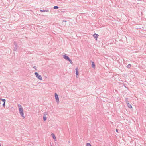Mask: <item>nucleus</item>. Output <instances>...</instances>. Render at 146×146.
<instances>
[{"mask_svg":"<svg viewBox=\"0 0 146 146\" xmlns=\"http://www.w3.org/2000/svg\"><path fill=\"white\" fill-rule=\"evenodd\" d=\"M48 11H49V10L48 9L45 10V12H48Z\"/></svg>","mask_w":146,"mask_h":146,"instance_id":"22","label":"nucleus"},{"mask_svg":"<svg viewBox=\"0 0 146 146\" xmlns=\"http://www.w3.org/2000/svg\"><path fill=\"white\" fill-rule=\"evenodd\" d=\"M58 8H59V7L58 6H54V7H53V8L54 9H58Z\"/></svg>","mask_w":146,"mask_h":146,"instance_id":"11","label":"nucleus"},{"mask_svg":"<svg viewBox=\"0 0 146 146\" xmlns=\"http://www.w3.org/2000/svg\"><path fill=\"white\" fill-rule=\"evenodd\" d=\"M131 66V64H128L127 66V67L128 68H129Z\"/></svg>","mask_w":146,"mask_h":146,"instance_id":"13","label":"nucleus"},{"mask_svg":"<svg viewBox=\"0 0 146 146\" xmlns=\"http://www.w3.org/2000/svg\"><path fill=\"white\" fill-rule=\"evenodd\" d=\"M68 21H66V20H63L62 21V22H67Z\"/></svg>","mask_w":146,"mask_h":146,"instance_id":"23","label":"nucleus"},{"mask_svg":"<svg viewBox=\"0 0 146 146\" xmlns=\"http://www.w3.org/2000/svg\"><path fill=\"white\" fill-rule=\"evenodd\" d=\"M35 74L36 76V72H35Z\"/></svg>","mask_w":146,"mask_h":146,"instance_id":"25","label":"nucleus"},{"mask_svg":"<svg viewBox=\"0 0 146 146\" xmlns=\"http://www.w3.org/2000/svg\"><path fill=\"white\" fill-rule=\"evenodd\" d=\"M43 119L44 121H45L46 120V117L45 116H44L43 117Z\"/></svg>","mask_w":146,"mask_h":146,"instance_id":"14","label":"nucleus"},{"mask_svg":"<svg viewBox=\"0 0 146 146\" xmlns=\"http://www.w3.org/2000/svg\"><path fill=\"white\" fill-rule=\"evenodd\" d=\"M68 61L71 64H72L73 63L72 62L70 59H69Z\"/></svg>","mask_w":146,"mask_h":146,"instance_id":"15","label":"nucleus"},{"mask_svg":"<svg viewBox=\"0 0 146 146\" xmlns=\"http://www.w3.org/2000/svg\"><path fill=\"white\" fill-rule=\"evenodd\" d=\"M18 106L19 107V112L20 114L22 117L24 118H25V116L24 115L23 113V108L21 106V105L20 104H18Z\"/></svg>","mask_w":146,"mask_h":146,"instance_id":"1","label":"nucleus"},{"mask_svg":"<svg viewBox=\"0 0 146 146\" xmlns=\"http://www.w3.org/2000/svg\"><path fill=\"white\" fill-rule=\"evenodd\" d=\"M64 58L67 60H68L70 59L69 57L67 56L66 54L63 55Z\"/></svg>","mask_w":146,"mask_h":146,"instance_id":"3","label":"nucleus"},{"mask_svg":"<svg viewBox=\"0 0 146 146\" xmlns=\"http://www.w3.org/2000/svg\"><path fill=\"white\" fill-rule=\"evenodd\" d=\"M1 100L3 101V103L5 102L6 100L5 99H1Z\"/></svg>","mask_w":146,"mask_h":146,"instance_id":"16","label":"nucleus"},{"mask_svg":"<svg viewBox=\"0 0 146 146\" xmlns=\"http://www.w3.org/2000/svg\"><path fill=\"white\" fill-rule=\"evenodd\" d=\"M1 99H0V100H1Z\"/></svg>","mask_w":146,"mask_h":146,"instance_id":"26","label":"nucleus"},{"mask_svg":"<svg viewBox=\"0 0 146 146\" xmlns=\"http://www.w3.org/2000/svg\"><path fill=\"white\" fill-rule=\"evenodd\" d=\"M14 44L15 46H17V44L16 42H14Z\"/></svg>","mask_w":146,"mask_h":146,"instance_id":"17","label":"nucleus"},{"mask_svg":"<svg viewBox=\"0 0 146 146\" xmlns=\"http://www.w3.org/2000/svg\"><path fill=\"white\" fill-rule=\"evenodd\" d=\"M51 135H52V137H53V139H54V141H56V138L55 137V135H54V134H53V133H52Z\"/></svg>","mask_w":146,"mask_h":146,"instance_id":"5","label":"nucleus"},{"mask_svg":"<svg viewBox=\"0 0 146 146\" xmlns=\"http://www.w3.org/2000/svg\"><path fill=\"white\" fill-rule=\"evenodd\" d=\"M33 68L35 69V70H36V66H34L33 67Z\"/></svg>","mask_w":146,"mask_h":146,"instance_id":"20","label":"nucleus"},{"mask_svg":"<svg viewBox=\"0 0 146 146\" xmlns=\"http://www.w3.org/2000/svg\"><path fill=\"white\" fill-rule=\"evenodd\" d=\"M2 105L3 107H4L5 106V102H4L3 104Z\"/></svg>","mask_w":146,"mask_h":146,"instance_id":"19","label":"nucleus"},{"mask_svg":"<svg viewBox=\"0 0 146 146\" xmlns=\"http://www.w3.org/2000/svg\"><path fill=\"white\" fill-rule=\"evenodd\" d=\"M99 36L98 35L95 34L93 35V36L96 38H97Z\"/></svg>","mask_w":146,"mask_h":146,"instance_id":"7","label":"nucleus"},{"mask_svg":"<svg viewBox=\"0 0 146 146\" xmlns=\"http://www.w3.org/2000/svg\"><path fill=\"white\" fill-rule=\"evenodd\" d=\"M128 98H125L126 102V103H127H127H129V101H128Z\"/></svg>","mask_w":146,"mask_h":146,"instance_id":"12","label":"nucleus"},{"mask_svg":"<svg viewBox=\"0 0 146 146\" xmlns=\"http://www.w3.org/2000/svg\"><path fill=\"white\" fill-rule=\"evenodd\" d=\"M116 131L117 132H118V130L117 129H116Z\"/></svg>","mask_w":146,"mask_h":146,"instance_id":"24","label":"nucleus"},{"mask_svg":"<svg viewBox=\"0 0 146 146\" xmlns=\"http://www.w3.org/2000/svg\"><path fill=\"white\" fill-rule=\"evenodd\" d=\"M40 11L41 12H45V10H40Z\"/></svg>","mask_w":146,"mask_h":146,"instance_id":"21","label":"nucleus"},{"mask_svg":"<svg viewBox=\"0 0 146 146\" xmlns=\"http://www.w3.org/2000/svg\"><path fill=\"white\" fill-rule=\"evenodd\" d=\"M95 66V64L94 62H92V67L94 68Z\"/></svg>","mask_w":146,"mask_h":146,"instance_id":"10","label":"nucleus"},{"mask_svg":"<svg viewBox=\"0 0 146 146\" xmlns=\"http://www.w3.org/2000/svg\"><path fill=\"white\" fill-rule=\"evenodd\" d=\"M86 146H91V145L90 143H87L86 144Z\"/></svg>","mask_w":146,"mask_h":146,"instance_id":"18","label":"nucleus"},{"mask_svg":"<svg viewBox=\"0 0 146 146\" xmlns=\"http://www.w3.org/2000/svg\"><path fill=\"white\" fill-rule=\"evenodd\" d=\"M37 78L40 80H42V78L41 77V76L40 75H39L38 73H37Z\"/></svg>","mask_w":146,"mask_h":146,"instance_id":"4","label":"nucleus"},{"mask_svg":"<svg viewBox=\"0 0 146 146\" xmlns=\"http://www.w3.org/2000/svg\"><path fill=\"white\" fill-rule=\"evenodd\" d=\"M76 75H78V68H76Z\"/></svg>","mask_w":146,"mask_h":146,"instance_id":"8","label":"nucleus"},{"mask_svg":"<svg viewBox=\"0 0 146 146\" xmlns=\"http://www.w3.org/2000/svg\"><path fill=\"white\" fill-rule=\"evenodd\" d=\"M17 46H15L13 48V50L14 51H16L17 50Z\"/></svg>","mask_w":146,"mask_h":146,"instance_id":"9","label":"nucleus"},{"mask_svg":"<svg viewBox=\"0 0 146 146\" xmlns=\"http://www.w3.org/2000/svg\"><path fill=\"white\" fill-rule=\"evenodd\" d=\"M127 106L128 108H132L131 105L129 103H128L127 104Z\"/></svg>","mask_w":146,"mask_h":146,"instance_id":"6","label":"nucleus"},{"mask_svg":"<svg viewBox=\"0 0 146 146\" xmlns=\"http://www.w3.org/2000/svg\"><path fill=\"white\" fill-rule=\"evenodd\" d=\"M55 97L56 100V102L58 103L59 102V101L58 95L56 93H55Z\"/></svg>","mask_w":146,"mask_h":146,"instance_id":"2","label":"nucleus"}]
</instances>
